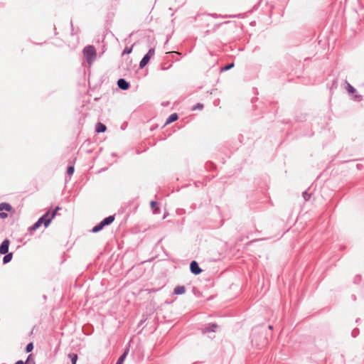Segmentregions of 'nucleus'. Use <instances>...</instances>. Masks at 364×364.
Masks as SVG:
<instances>
[{"label": "nucleus", "mask_w": 364, "mask_h": 364, "mask_svg": "<svg viewBox=\"0 0 364 364\" xmlns=\"http://www.w3.org/2000/svg\"><path fill=\"white\" fill-rule=\"evenodd\" d=\"M49 215L50 213L48 211L43 214L32 226L29 228V231L31 232L36 231L43 224L45 228H47L51 223L52 220L55 218V213H52L50 217H49Z\"/></svg>", "instance_id": "1"}, {"label": "nucleus", "mask_w": 364, "mask_h": 364, "mask_svg": "<svg viewBox=\"0 0 364 364\" xmlns=\"http://www.w3.org/2000/svg\"><path fill=\"white\" fill-rule=\"evenodd\" d=\"M83 55L89 65H91L95 60L97 53L93 46H87L83 48Z\"/></svg>", "instance_id": "2"}, {"label": "nucleus", "mask_w": 364, "mask_h": 364, "mask_svg": "<svg viewBox=\"0 0 364 364\" xmlns=\"http://www.w3.org/2000/svg\"><path fill=\"white\" fill-rule=\"evenodd\" d=\"M251 343L258 348H262L267 345V340L262 333L256 335L255 333H252L251 336Z\"/></svg>", "instance_id": "3"}, {"label": "nucleus", "mask_w": 364, "mask_h": 364, "mask_svg": "<svg viewBox=\"0 0 364 364\" xmlns=\"http://www.w3.org/2000/svg\"><path fill=\"white\" fill-rule=\"evenodd\" d=\"M155 50L154 48H151L149 50V51L144 55L142 59L139 63V68H144L149 62L151 57L154 55Z\"/></svg>", "instance_id": "4"}, {"label": "nucleus", "mask_w": 364, "mask_h": 364, "mask_svg": "<svg viewBox=\"0 0 364 364\" xmlns=\"http://www.w3.org/2000/svg\"><path fill=\"white\" fill-rule=\"evenodd\" d=\"M12 209V206L8 203H0V218L5 219L8 217V214L3 212L4 210L10 212Z\"/></svg>", "instance_id": "5"}, {"label": "nucleus", "mask_w": 364, "mask_h": 364, "mask_svg": "<svg viewBox=\"0 0 364 364\" xmlns=\"http://www.w3.org/2000/svg\"><path fill=\"white\" fill-rule=\"evenodd\" d=\"M218 328V326L216 323H208L204 326L201 331L203 334H205L210 332H215Z\"/></svg>", "instance_id": "6"}, {"label": "nucleus", "mask_w": 364, "mask_h": 364, "mask_svg": "<svg viewBox=\"0 0 364 364\" xmlns=\"http://www.w3.org/2000/svg\"><path fill=\"white\" fill-rule=\"evenodd\" d=\"M191 272L195 275H198L202 272V269L199 267L198 263L193 260L190 264Z\"/></svg>", "instance_id": "7"}, {"label": "nucleus", "mask_w": 364, "mask_h": 364, "mask_svg": "<svg viewBox=\"0 0 364 364\" xmlns=\"http://www.w3.org/2000/svg\"><path fill=\"white\" fill-rule=\"evenodd\" d=\"M10 241L8 239H5L0 245V254L4 255L9 252Z\"/></svg>", "instance_id": "8"}, {"label": "nucleus", "mask_w": 364, "mask_h": 364, "mask_svg": "<svg viewBox=\"0 0 364 364\" xmlns=\"http://www.w3.org/2000/svg\"><path fill=\"white\" fill-rule=\"evenodd\" d=\"M117 86L122 90H127L129 88L130 84L124 78H119L117 80Z\"/></svg>", "instance_id": "9"}, {"label": "nucleus", "mask_w": 364, "mask_h": 364, "mask_svg": "<svg viewBox=\"0 0 364 364\" xmlns=\"http://www.w3.org/2000/svg\"><path fill=\"white\" fill-rule=\"evenodd\" d=\"M115 219L114 215H109L105 218H104L100 223L105 228V226L109 225L112 224Z\"/></svg>", "instance_id": "10"}, {"label": "nucleus", "mask_w": 364, "mask_h": 364, "mask_svg": "<svg viewBox=\"0 0 364 364\" xmlns=\"http://www.w3.org/2000/svg\"><path fill=\"white\" fill-rule=\"evenodd\" d=\"M106 129H107V127L104 124H102L101 122L97 123L96 127H95V132L97 133L105 132L106 131Z\"/></svg>", "instance_id": "11"}, {"label": "nucleus", "mask_w": 364, "mask_h": 364, "mask_svg": "<svg viewBox=\"0 0 364 364\" xmlns=\"http://www.w3.org/2000/svg\"><path fill=\"white\" fill-rule=\"evenodd\" d=\"M186 291V288L184 286H177L174 288L173 294L176 295H181L184 294Z\"/></svg>", "instance_id": "12"}, {"label": "nucleus", "mask_w": 364, "mask_h": 364, "mask_svg": "<svg viewBox=\"0 0 364 364\" xmlns=\"http://www.w3.org/2000/svg\"><path fill=\"white\" fill-rule=\"evenodd\" d=\"M178 118V116L176 113L171 114L166 119L165 124H171L175 121H176Z\"/></svg>", "instance_id": "13"}, {"label": "nucleus", "mask_w": 364, "mask_h": 364, "mask_svg": "<svg viewBox=\"0 0 364 364\" xmlns=\"http://www.w3.org/2000/svg\"><path fill=\"white\" fill-rule=\"evenodd\" d=\"M128 352H129V349H126L124 350V352L119 356V358H118L116 364H123L127 354H128Z\"/></svg>", "instance_id": "14"}, {"label": "nucleus", "mask_w": 364, "mask_h": 364, "mask_svg": "<svg viewBox=\"0 0 364 364\" xmlns=\"http://www.w3.org/2000/svg\"><path fill=\"white\" fill-rule=\"evenodd\" d=\"M4 257H3V263L7 264L10 262L13 258V253L12 252H7L6 254H4Z\"/></svg>", "instance_id": "15"}, {"label": "nucleus", "mask_w": 364, "mask_h": 364, "mask_svg": "<svg viewBox=\"0 0 364 364\" xmlns=\"http://www.w3.org/2000/svg\"><path fill=\"white\" fill-rule=\"evenodd\" d=\"M104 228V227L102 225V224L100 223H98L97 225H96L95 226H94L92 229V232L93 233H97L100 231H101L102 229Z\"/></svg>", "instance_id": "16"}, {"label": "nucleus", "mask_w": 364, "mask_h": 364, "mask_svg": "<svg viewBox=\"0 0 364 364\" xmlns=\"http://www.w3.org/2000/svg\"><path fill=\"white\" fill-rule=\"evenodd\" d=\"M346 90L348 93L353 94L356 92V90L348 82H346Z\"/></svg>", "instance_id": "17"}, {"label": "nucleus", "mask_w": 364, "mask_h": 364, "mask_svg": "<svg viewBox=\"0 0 364 364\" xmlns=\"http://www.w3.org/2000/svg\"><path fill=\"white\" fill-rule=\"evenodd\" d=\"M68 357L70 358L72 364L76 363L77 355L76 353H69Z\"/></svg>", "instance_id": "18"}, {"label": "nucleus", "mask_w": 364, "mask_h": 364, "mask_svg": "<svg viewBox=\"0 0 364 364\" xmlns=\"http://www.w3.org/2000/svg\"><path fill=\"white\" fill-rule=\"evenodd\" d=\"M233 67H234V63H229V64L226 65L225 66L222 67V68H220V71H222V72H223V71H227V70H228L231 69V68H233Z\"/></svg>", "instance_id": "19"}, {"label": "nucleus", "mask_w": 364, "mask_h": 364, "mask_svg": "<svg viewBox=\"0 0 364 364\" xmlns=\"http://www.w3.org/2000/svg\"><path fill=\"white\" fill-rule=\"evenodd\" d=\"M150 205H151V208L153 210L154 213H158L159 212V210H157L156 208V206L157 205V203L156 201H154V200L151 201Z\"/></svg>", "instance_id": "20"}, {"label": "nucleus", "mask_w": 364, "mask_h": 364, "mask_svg": "<svg viewBox=\"0 0 364 364\" xmlns=\"http://www.w3.org/2000/svg\"><path fill=\"white\" fill-rule=\"evenodd\" d=\"M33 343L32 342H31L27 344L25 350L26 353H30L33 350Z\"/></svg>", "instance_id": "21"}, {"label": "nucleus", "mask_w": 364, "mask_h": 364, "mask_svg": "<svg viewBox=\"0 0 364 364\" xmlns=\"http://www.w3.org/2000/svg\"><path fill=\"white\" fill-rule=\"evenodd\" d=\"M31 357H32V354H30L26 360L24 362V364H36L35 361L33 359H31Z\"/></svg>", "instance_id": "22"}, {"label": "nucleus", "mask_w": 364, "mask_h": 364, "mask_svg": "<svg viewBox=\"0 0 364 364\" xmlns=\"http://www.w3.org/2000/svg\"><path fill=\"white\" fill-rule=\"evenodd\" d=\"M74 171H75V168H74V166H69L67 168V173L69 175V176H71L74 173Z\"/></svg>", "instance_id": "23"}, {"label": "nucleus", "mask_w": 364, "mask_h": 364, "mask_svg": "<svg viewBox=\"0 0 364 364\" xmlns=\"http://www.w3.org/2000/svg\"><path fill=\"white\" fill-rule=\"evenodd\" d=\"M302 196L305 201L309 200L311 197V194L309 193L307 191H304L302 193Z\"/></svg>", "instance_id": "24"}, {"label": "nucleus", "mask_w": 364, "mask_h": 364, "mask_svg": "<svg viewBox=\"0 0 364 364\" xmlns=\"http://www.w3.org/2000/svg\"><path fill=\"white\" fill-rule=\"evenodd\" d=\"M171 65H172L171 64L168 65L167 63H162L161 65V69L162 70H166L169 69L171 67Z\"/></svg>", "instance_id": "25"}, {"label": "nucleus", "mask_w": 364, "mask_h": 364, "mask_svg": "<svg viewBox=\"0 0 364 364\" xmlns=\"http://www.w3.org/2000/svg\"><path fill=\"white\" fill-rule=\"evenodd\" d=\"M132 47H126L122 52V55L129 54L132 53Z\"/></svg>", "instance_id": "26"}, {"label": "nucleus", "mask_w": 364, "mask_h": 364, "mask_svg": "<svg viewBox=\"0 0 364 364\" xmlns=\"http://www.w3.org/2000/svg\"><path fill=\"white\" fill-rule=\"evenodd\" d=\"M353 98L355 101L360 102L362 100L363 97L360 95L356 94V95H353Z\"/></svg>", "instance_id": "27"}, {"label": "nucleus", "mask_w": 364, "mask_h": 364, "mask_svg": "<svg viewBox=\"0 0 364 364\" xmlns=\"http://www.w3.org/2000/svg\"><path fill=\"white\" fill-rule=\"evenodd\" d=\"M203 105L201 104V103H198L196 105H195L193 107V110H196V109H203Z\"/></svg>", "instance_id": "28"}, {"label": "nucleus", "mask_w": 364, "mask_h": 364, "mask_svg": "<svg viewBox=\"0 0 364 364\" xmlns=\"http://www.w3.org/2000/svg\"><path fill=\"white\" fill-rule=\"evenodd\" d=\"M59 210H60V208L59 206H57L53 213H55V215H56L57 211H58Z\"/></svg>", "instance_id": "29"}, {"label": "nucleus", "mask_w": 364, "mask_h": 364, "mask_svg": "<svg viewBox=\"0 0 364 364\" xmlns=\"http://www.w3.org/2000/svg\"><path fill=\"white\" fill-rule=\"evenodd\" d=\"M15 364H24V362L21 360H19L15 363Z\"/></svg>", "instance_id": "30"}, {"label": "nucleus", "mask_w": 364, "mask_h": 364, "mask_svg": "<svg viewBox=\"0 0 364 364\" xmlns=\"http://www.w3.org/2000/svg\"><path fill=\"white\" fill-rule=\"evenodd\" d=\"M269 329H272V326H269Z\"/></svg>", "instance_id": "31"}, {"label": "nucleus", "mask_w": 364, "mask_h": 364, "mask_svg": "<svg viewBox=\"0 0 364 364\" xmlns=\"http://www.w3.org/2000/svg\"><path fill=\"white\" fill-rule=\"evenodd\" d=\"M193 364H196V363H193Z\"/></svg>", "instance_id": "32"}]
</instances>
